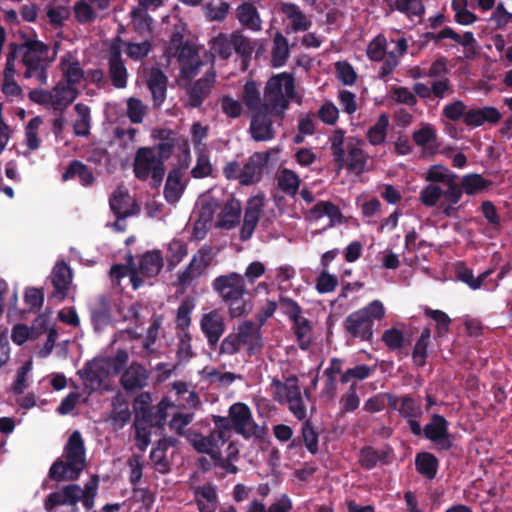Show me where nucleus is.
I'll use <instances>...</instances> for the list:
<instances>
[{"label":"nucleus","instance_id":"nucleus-12","mask_svg":"<svg viewBox=\"0 0 512 512\" xmlns=\"http://www.w3.org/2000/svg\"><path fill=\"white\" fill-rule=\"evenodd\" d=\"M218 203L212 198L210 193L204 194L198 201L199 219L195 222L192 236L196 240H201L206 235L213 213Z\"/></svg>","mask_w":512,"mask_h":512},{"label":"nucleus","instance_id":"nucleus-4","mask_svg":"<svg viewBox=\"0 0 512 512\" xmlns=\"http://www.w3.org/2000/svg\"><path fill=\"white\" fill-rule=\"evenodd\" d=\"M22 49V61L26 67L25 77L34 79L38 84H46V69L53 61L55 53L50 55L49 47L38 40L26 42Z\"/></svg>","mask_w":512,"mask_h":512},{"label":"nucleus","instance_id":"nucleus-2","mask_svg":"<svg viewBox=\"0 0 512 512\" xmlns=\"http://www.w3.org/2000/svg\"><path fill=\"white\" fill-rule=\"evenodd\" d=\"M65 461L58 460L50 468L49 475L57 481L75 480L85 466V450L81 434H71L64 452Z\"/></svg>","mask_w":512,"mask_h":512},{"label":"nucleus","instance_id":"nucleus-64","mask_svg":"<svg viewBox=\"0 0 512 512\" xmlns=\"http://www.w3.org/2000/svg\"><path fill=\"white\" fill-rule=\"evenodd\" d=\"M339 116L338 108L331 102L323 104L319 110L320 119L329 125L336 123Z\"/></svg>","mask_w":512,"mask_h":512},{"label":"nucleus","instance_id":"nucleus-63","mask_svg":"<svg viewBox=\"0 0 512 512\" xmlns=\"http://www.w3.org/2000/svg\"><path fill=\"white\" fill-rule=\"evenodd\" d=\"M336 71L339 80L345 85H352L355 82L356 74L352 66L346 62H338Z\"/></svg>","mask_w":512,"mask_h":512},{"label":"nucleus","instance_id":"nucleus-28","mask_svg":"<svg viewBox=\"0 0 512 512\" xmlns=\"http://www.w3.org/2000/svg\"><path fill=\"white\" fill-rule=\"evenodd\" d=\"M51 280L57 294L63 298L72 283L70 268L62 262L56 263L51 273Z\"/></svg>","mask_w":512,"mask_h":512},{"label":"nucleus","instance_id":"nucleus-6","mask_svg":"<svg viewBox=\"0 0 512 512\" xmlns=\"http://www.w3.org/2000/svg\"><path fill=\"white\" fill-rule=\"evenodd\" d=\"M294 95V79L290 74L282 73L269 79L264 94V109L272 114L282 115Z\"/></svg>","mask_w":512,"mask_h":512},{"label":"nucleus","instance_id":"nucleus-9","mask_svg":"<svg viewBox=\"0 0 512 512\" xmlns=\"http://www.w3.org/2000/svg\"><path fill=\"white\" fill-rule=\"evenodd\" d=\"M462 190L458 185H444L438 183H429L420 192L422 204L428 207L435 206L440 200V209L447 215H453L454 206L460 201Z\"/></svg>","mask_w":512,"mask_h":512},{"label":"nucleus","instance_id":"nucleus-37","mask_svg":"<svg viewBox=\"0 0 512 512\" xmlns=\"http://www.w3.org/2000/svg\"><path fill=\"white\" fill-rule=\"evenodd\" d=\"M184 190L182 175L178 170L171 171L167 177L164 195L169 203H176Z\"/></svg>","mask_w":512,"mask_h":512},{"label":"nucleus","instance_id":"nucleus-55","mask_svg":"<svg viewBox=\"0 0 512 512\" xmlns=\"http://www.w3.org/2000/svg\"><path fill=\"white\" fill-rule=\"evenodd\" d=\"M408 44L406 39L401 38L397 41L396 44V51H392L390 53L389 59L385 62V64L382 67V75L389 74L398 64V57L400 55H403L407 50Z\"/></svg>","mask_w":512,"mask_h":512},{"label":"nucleus","instance_id":"nucleus-17","mask_svg":"<svg viewBox=\"0 0 512 512\" xmlns=\"http://www.w3.org/2000/svg\"><path fill=\"white\" fill-rule=\"evenodd\" d=\"M267 158L264 154H253L241 168L240 183L242 185H251L261 179L264 165Z\"/></svg>","mask_w":512,"mask_h":512},{"label":"nucleus","instance_id":"nucleus-1","mask_svg":"<svg viewBox=\"0 0 512 512\" xmlns=\"http://www.w3.org/2000/svg\"><path fill=\"white\" fill-rule=\"evenodd\" d=\"M128 361V354L119 351L114 358H97L89 362L80 372L84 385L90 391L109 390L108 378L117 374Z\"/></svg>","mask_w":512,"mask_h":512},{"label":"nucleus","instance_id":"nucleus-3","mask_svg":"<svg viewBox=\"0 0 512 512\" xmlns=\"http://www.w3.org/2000/svg\"><path fill=\"white\" fill-rule=\"evenodd\" d=\"M212 286L222 300L228 303L231 317H240L250 311V304L242 301L246 288L241 274L233 272L221 275L213 281Z\"/></svg>","mask_w":512,"mask_h":512},{"label":"nucleus","instance_id":"nucleus-13","mask_svg":"<svg viewBox=\"0 0 512 512\" xmlns=\"http://www.w3.org/2000/svg\"><path fill=\"white\" fill-rule=\"evenodd\" d=\"M111 210L115 213L118 221L114 226L118 230H122L120 220L137 212V206L128 191L122 187L117 188L110 198Z\"/></svg>","mask_w":512,"mask_h":512},{"label":"nucleus","instance_id":"nucleus-39","mask_svg":"<svg viewBox=\"0 0 512 512\" xmlns=\"http://www.w3.org/2000/svg\"><path fill=\"white\" fill-rule=\"evenodd\" d=\"M119 49L120 46L113 47L114 52L110 59V74L113 84L117 88H123L126 86L127 72L123 63L119 59Z\"/></svg>","mask_w":512,"mask_h":512},{"label":"nucleus","instance_id":"nucleus-7","mask_svg":"<svg viewBox=\"0 0 512 512\" xmlns=\"http://www.w3.org/2000/svg\"><path fill=\"white\" fill-rule=\"evenodd\" d=\"M384 316L383 303L374 300L364 308L351 313L345 320V328L353 337L370 340L373 335L374 320H381Z\"/></svg>","mask_w":512,"mask_h":512},{"label":"nucleus","instance_id":"nucleus-57","mask_svg":"<svg viewBox=\"0 0 512 512\" xmlns=\"http://www.w3.org/2000/svg\"><path fill=\"white\" fill-rule=\"evenodd\" d=\"M386 51V39L382 35L375 37L367 48V55L371 60H381Z\"/></svg>","mask_w":512,"mask_h":512},{"label":"nucleus","instance_id":"nucleus-16","mask_svg":"<svg viewBox=\"0 0 512 512\" xmlns=\"http://www.w3.org/2000/svg\"><path fill=\"white\" fill-rule=\"evenodd\" d=\"M264 202L265 197L262 194L255 195L249 199L244 215V223L241 229V238L243 240L251 237L262 213Z\"/></svg>","mask_w":512,"mask_h":512},{"label":"nucleus","instance_id":"nucleus-49","mask_svg":"<svg viewBox=\"0 0 512 512\" xmlns=\"http://www.w3.org/2000/svg\"><path fill=\"white\" fill-rule=\"evenodd\" d=\"M42 119L39 116L32 118L25 128V144L29 150L34 151L40 147V139L38 137V130L42 125Z\"/></svg>","mask_w":512,"mask_h":512},{"label":"nucleus","instance_id":"nucleus-11","mask_svg":"<svg viewBox=\"0 0 512 512\" xmlns=\"http://www.w3.org/2000/svg\"><path fill=\"white\" fill-rule=\"evenodd\" d=\"M246 39L238 32L231 34L220 33L210 41V50L213 56L217 55L222 59H228L233 51L242 52L245 50Z\"/></svg>","mask_w":512,"mask_h":512},{"label":"nucleus","instance_id":"nucleus-59","mask_svg":"<svg viewBox=\"0 0 512 512\" xmlns=\"http://www.w3.org/2000/svg\"><path fill=\"white\" fill-rule=\"evenodd\" d=\"M168 261L172 264L179 263L187 254L184 243L179 240H172L168 243Z\"/></svg>","mask_w":512,"mask_h":512},{"label":"nucleus","instance_id":"nucleus-47","mask_svg":"<svg viewBox=\"0 0 512 512\" xmlns=\"http://www.w3.org/2000/svg\"><path fill=\"white\" fill-rule=\"evenodd\" d=\"M389 119L381 114L376 123L368 130L367 138L372 145H379L385 141Z\"/></svg>","mask_w":512,"mask_h":512},{"label":"nucleus","instance_id":"nucleus-42","mask_svg":"<svg viewBox=\"0 0 512 512\" xmlns=\"http://www.w3.org/2000/svg\"><path fill=\"white\" fill-rule=\"evenodd\" d=\"M42 331L35 327H28L25 324H16L11 329V340L16 345H23L30 340L37 339Z\"/></svg>","mask_w":512,"mask_h":512},{"label":"nucleus","instance_id":"nucleus-30","mask_svg":"<svg viewBox=\"0 0 512 512\" xmlns=\"http://www.w3.org/2000/svg\"><path fill=\"white\" fill-rule=\"evenodd\" d=\"M178 60L181 63V72L184 77L191 78L196 75L200 61L192 46H182L178 54Z\"/></svg>","mask_w":512,"mask_h":512},{"label":"nucleus","instance_id":"nucleus-27","mask_svg":"<svg viewBox=\"0 0 512 512\" xmlns=\"http://www.w3.org/2000/svg\"><path fill=\"white\" fill-rule=\"evenodd\" d=\"M148 374L141 365L132 364L122 375L121 382L126 390L141 389L147 384Z\"/></svg>","mask_w":512,"mask_h":512},{"label":"nucleus","instance_id":"nucleus-51","mask_svg":"<svg viewBox=\"0 0 512 512\" xmlns=\"http://www.w3.org/2000/svg\"><path fill=\"white\" fill-rule=\"evenodd\" d=\"M489 185L490 182L478 174L467 175L462 181L463 190L470 195L481 193Z\"/></svg>","mask_w":512,"mask_h":512},{"label":"nucleus","instance_id":"nucleus-36","mask_svg":"<svg viewBox=\"0 0 512 512\" xmlns=\"http://www.w3.org/2000/svg\"><path fill=\"white\" fill-rule=\"evenodd\" d=\"M148 87L151 90L156 105H160L165 99L167 80L159 69H152L148 76Z\"/></svg>","mask_w":512,"mask_h":512},{"label":"nucleus","instance_id":"nucleus-40","mask_svg":"<svg viewBox=\"0 0 512 512\" xmlns=\"http://www.w3.org/2000/svg\"><path fill=\"white\" fill-rule=\"evenodd\" d=\"M301 394L295 379H288L285 383L274 385L275 399L280 403H288Z\"/></svg>","mask_w":512,"mask_h":512},{"label":"nucleus","instance_id":"nucleus-25","mask_svg":"<svg viewBox=\"0 0 512 512\" xmlns=\"http://www.w3.org/2000/svg\"><path fill=\"white\" fill-rule=\"evenodd\" d=\"M238 21L248 29L259 31L262 21L255 5L251 2H243L236 9Z\"/></svg>","mask_w":512,"mask_h":512},{"label":"nucleus","instance_id":"nucleus-58","mask_svg":"<svg viewBox=\"0 0 512 512\" xmlns=\"http://www.w3.org/2000/svg\"><path fill=\"white\" fill-rule=\"evenodd\" d=\"M211 171L212 166L208 156L205 154L202 148H199L197 164L192 170L193 176L195 178H203L210 175Z\"/></svg>","mask_w":512,"mask_h":512},{"label":"nucleus","instance_id":"nucleus-31","mask_svg":"<svg viewBox=\"0 0 512 512\" xmlns=\"http://www.w3.org/2000/svg\"><path fill=\"white\" fill-rule=\"evenodd\" d=\"M413 140L423 152L432 153L437 146L436 130L432 125L423 123L413 132Z\"/></svg>","mask_w":512,"mask_h":512},{"label":"nucleus","instance_id":"nucleus-10","mask_svg":"<svg viewBox=\"0 0 512 512\" xmlns=\"http://www.w3.org/2000/svg\"><path fill=\"white\" fill-rule=\"evenodd\" d=\"M134 173L140 180H146L149 176L156 184H159L164 175L163 163L152 148H139L134 159Z\"/></svg>","mask_w":512,"mask_h":512},{"label":"nucleus","instance_id":"nucleus-5","mask_svg":"<svg viewBox=\"0 0 512 512\" xmlns=\"http://www.w3.org/2000/svg\"><path fill=\"white\" fill-rule=\"evenodd\" d=\"M98 483V477L92 476L83 489L78 485H68L62 491L51 493L45 500L44 507L47 511H51L57 505L74 506L82 501L86 509H91L94 505Z\"/></svg>","mask_w":512,"mask_h":512},{"label":"nucleus","instance_id":"nucleus-18","mask_svg":"<svg viewBox=\"0 0 512 512\" xmlns=\"http://www.w3.org/2000/svg\"><path fill=\"white\" fill-rule=\"evenodd\" d=\"M215 252L209 246L201 247L193 256L189 266L184 272V280L193 279L200 276L211 264Z\"/></svg>","mask_w":512,"mask_h":512},{"label":"nucleus","instance_id":"nucleus-8","mask_svg":"<svg viewBox=\"0 0 512 512\" xmlns=\"http://www.w3.org/2000/svg\"><path fill=\"white\" fill-rule=\"evenodd\" d=\"M218 429L226 432L228 428L234 429L245 438L258 437L262 434V428L253 419L251 409L242 402L234 403L229 408L228 419L214 417Z\"/></svg>","mask_w":512,"mask_h":512},{"label":"nucleus","instance_id":"nucleus-60","mask_svg":"<svg viewBox=\"0 0 512 512\" xmlns=\"http://www.w3.org/2000/svg\"><path fill=\"white\" fill-rule=\"evenodd\" d=\"M128 116L134 123H140L146 114V106L138 99L130 98L127 102Z\"/></svg>","mask_w":512,"mask_h":512},{"label":"nucleus","instance_id":"nucleus-20","mask_svg":"<svg viewBox=\"0 0 512 512\" xmlns=\"http://www.w3.org/2000/svg\"><path fill=\"white\" fill-rule=\"evenodd\" d=\"M424 432L428 439L442 448H448L451 445L450 436L447 432V422L439 415L432 418L431 422L426 425Z\"/></svg>","mask_w":512,"mask_h":512},{"label":"nucleus","instance_id":"nucleus-24","mask_svg":"<svg viewBox=\"0 0 512 512\" xmlns=\"http://www.w3.org/2000/svg\"><path fill=\"white\" fill-rule=\"evenodd\" d=\"M237 333L242 347L249 353L256 352L262 346L259 329L251 322H244L238 326Z\"/></svg>","mask_w":512,"mask_h":512},{"label":"nucleus","instance_id":"nucleus-15","mask_svg":"<svg viewBox=\"0 0 512 512\" xmlns=\"http://www.w3.org/2000/svg\"><path fill=\"white\" fill-rule=\"evenodd\" d=\"M200 326L208 342L212 345L216 344L225 330L222 313L217 309L204 313L200 320Z\"/></svg>","mask_w":512,"mask_h":512},{"label":"nucleus","instance_id":"nucleus-38","mask_svg":"<svg viewBox=\"0 0 512 512\" xmlns=\"http://www.w3.org/2000/svg\"><path fill=\"white\" fill-rule=\"evenodd\" d=\"M196 498L200 512H215L217 495L211 485H205L196 491Z\"/></svg>","mask_w":512,"mask_h":512},{"label":"nucleus","instance_id":"nucleus-14","mask_svg":"<svg viewBox=\"0 0 512 512\" xmlns=\"http://www.w3.org/2000/svg\"><path fill=\"white\" fill-rule=\"evenodd\" d=\"M189 441L198 452L206 453L213 459H218L220 456V448L226 440L224 431L218 429L212 432L208 437L197 434L192 435L189 437Z\"/></svg>","mask_w":512,"mask_h":512},{"label":"nucleus","instance_id":"nucleus-21","mask_svg":"<svg viewBox=\"0 0 512 512\" xmlns=\"http://www.w3.org/2000/svg\"><path fill=\"white\" fill-rule=\"evenodd\" d=\"M280 10L284 15V20L288 22L291 30L305 31L310 27L311 21L297 5L292 3H282Z\"/></svg>","mask_w":512,"mask_h":512},{"label":"nucleus","instance_id":"nucleus-53","mask_svg":"<svg viewBox=\"0 0 512 512\" xmlns=\"http://www.w3.org/2000/svg\"><path fill=\"white\" fill-rule=\"evenodd\" d=\"M344 133L342 130H335L331 136V149L334 160L338 165V169H342L345 165Z\"/></svg>","mask_w":512,"mask_h":512},{"label":"nucleus","instance_id":"nucleus-34","mask_svg":"<svg viewBox=\"0 0 512 512\" xmlns=\"http://www.w3.org/2000/svg\"><path fill=\"white\" fill-rule=\"evenodd\" d=\"M390 11H398L409 19L421 18L425 8L422 0H395L389 3Z\"/></svg>","mask_w":512,"mask_h":512},{"label":"nucleus","instance_id":"nucleus-48","mask_svg":"<svg viewBox=\"0 0 512 512\" xmlns=\"http://www.w3.org/2000/svg\"><path fill=\"white\" fill-rule=\"evenodd\" d=\"M278 185L285 193L295 195L300 185V179L292 170L283 169L278 175Z\"/></svg>","mask_w":512,"mask_h":512},{"label":"nucleus","instance_id":"nucleus-19","mask_svg":"<svg viewBox=\"0 0 512 512\" xmlns=\"http://www.w3.org/2000/svg\"><path fill=\"white\" fill-rule=\"evenodd\" d=\"M268 114L273 115L270 110H265L263 106L252 117L250 132L257 141H266L273 138V129Z\"/></svg>","mask_w":512,"mask_h":512},{"label":"nucleus","instance_id":"nucleus-50","mask_svg":"<svg viewBox=\"0 0 512 512\" xmlns=\"http://www.w3.org/2000/svg\"><path fill=\"white\" fill-rule=\"evenodd\" d=\"M289 54L288 43L281 33H277L274 38V46L272 52V63L275 67L282 66Z\"/></svg>","mask_w":512,"mask_h":512},{"label":"nucleus","instance_id":"nucleus-56","mask_svg":"<svg viewBox=\"0 0 512 512\" xmlns=\"http://www.w3.org/2000/svg\"><path fill=\"white\" fill-rule=\"evenodd\" d=\"M32 359L26 361L17 371L16 379L13 384V391L17 394L22 393L27 387L28 376L32 371Z\"/></svg>","mask_w":512,"mask_h":512},{"label":"nucleus","instance_id":"nucleus-26","mask_svg":"<svg viewBox=\"0 0 512 512\" xmlns=\"http://www.w3.org/2000/svg\"><path fill=\"white\" fill-rule=\"evenodd\" d=\"M52 108L63 111L77 97L76 87L68 86L65 83L57 84L52 90Z\"/></svg>","mask_w":512,"mask_h":512},{"label":"nucleus","instance_id":"nucleus-61","mask_svg":"<svg viewBox=\"0 0 512 512\" xmlns=\"http://www.w3.org/2000/svg\"><path fill=\"white\" fill-rule=\"evenodd\" d=\"M426 314L436 322V329L439 335L448 331L450 318L440 310H427Z\"/></svg>","mask_w":512,"mask_h":512},{"label":"nucleus","instance_id":"nucleus-45","mask_svg":"<svg viewBox=\"0 0 512 512\" xmlns=\"http://www.w3.org/2000/svg\"><path fill=\"white\" fill-rule=\"evenodd\" d=\"M426 180L429 183L458 185L455 181V175L450 173L449 170L442 165L432 166L426 174Z\"/></svg>","mask_w":512,"mask_h":512},{"label":"nucleus","instance_id":"nucleus-43","mask_svg":"<svg viewBox=\"0 0 512 512\" xmlns=\"http://www.w3.org/2000/svg\"><path fill=\"white\" fill-rule=\"evenodd\" d=\"M78 178L83 186L92 184L94 178L92 172L82 163L73 162L63 174V180Z\"/></svg>","mask_w":512,"mask_h":512},{"label":"nucleus","instance_id":"nucleus-32","mask_svg":"<svg viewBox=\"0 0 512 512\" xmlns=\"http://www.w3.org/2000/svg\"><path fill=\"white\" fill-rule=\"evenodd\" d=\"M75 115L72 118V128L76 136H87L91 127L90 109L88 106L78 103L74 107Z\"/></svg>","mask_w":512,"mask_h":512},{"label":"nucleus","instance_id":"nucleus-33","mask_svg":"<svg viewBox=\"0 0 512 512\" xmlns=\"http://www.w3.org/2000/svg\"><path fill=\"white\" fill-rule=\"evenodd\" d=\"M214 81L215 74L214 72H211L194 83V85L188 91L191 105H200L202 100L209 94Z\"/></svg>","mask_w":512,"mask_h":512},{"label":"nucleus","instance_id":"nucleus-29","mask_svg":"<svg viewBox=\"0 0 512 512\" xmlns=\"http://www.w3.org/2000/svg\"><path fill=\"white\" fill-rule=\"evenodd\" d=\"M240 215V202L236 199H230L221 210L217 225L224 229H231L239 223Z\"/></svg>","mask_w":512,"mask_h":512},{"label":"nucleus","instance_id":"nucleus-44","mask_svg":"<svg viewBox=\"0 0 512 512\" xmlns=\"http://www.w3.org/2000/svg\"><path fill=\"white\" fill-rule=\"evenodd\" d=\"M242 100L250 111H259L262 109L261 95L255 82H247L244 86Z\"/></svg>","mask_w":512,"mask_h":512},{"label":"nucleus","instance_id":"nucleus-46","mask_svg":"<svg viewBox=\"0 0 512 512\" xmlns=\"http://www.w3.org/2000/svg\"><path fill=\"white\" fill-rule=\"evenodd\" d=\"M110 274L111 278L118 282H120L121 278L128 275L130 277V282L132 283L134 289H137L141 285V281L137 277V272L132 266L131 256L128 258L127 265H114L111 268Z\"/></svg>","mask_w":512,"mask_h":512},{"label":"nucleus","instance_id":"nucleus-35","mask_svg":"<svg viewBox=\"0 0 512 512\" xmlns=\"http://www.w3.org/2000/svg\"><path fill=\"white\" fill-rule=\"evenodd\" d=\"M163 267V258L160 251L154 250L145 253L140 261L139 272L146 277L156 276Z\"/></svg>","mask_w":512,"mask_h":512},{"label":"nucleus","instance_id":"nucleus-23","mask_svg":"<svg viewBox=\"0 0 512 512\" xmlns=\"http://www.w3.org/2000/svg\"><path fill=\"white\" fill-rule=\"evenodd\" d=\"M348 168L350 171L360 174L364 171L367 157L362 149L363 142L359 138L348 140Z\"/></svg>","mask_w":512,"mask_h":512},{"label":"nucleus","instance_id":"nucleus-41","mask_svg":"<svg viewBox=\"0 0 512 512\" xmlns=\"http://www.w3.org/2000/svg\"><path fill=\"white\" fill-rule=\"evenodd\" d=\"M324 216L329 218V225H334L340 221V212L336 206L330 202H319L309 212V219L317 220Z\"/></svg>","mask_w":512,"mask_h":512},{"label":"nucleus","instance_id":"nucleus-54","mask_svg":"<svg viewBox=\"0 0 512 512\" xmlns=\"http://www.w3.org/2000/svg\"><path fill=\"white\" fill-rule=\"evenodd\" d=\"M294 322L295 333L298 338L300 347L305 349L308 347L311 340V325L309 321L303 316L297 318Z\"/></svg>","mask_w":512,"mask_h":512},{"label":"nucleus","instance_id":"nucleus-22","mask_svg":"<svg viewBox=\"0 0 512 512\" xmlns=\"http://www.w3.org/2000/svg\"><path fill=\"white\" fill-rule=\"evenodd\" d=\"M61 72L65 84L68 86L76 87L82 80H84L85 73L83 72L80 63L77 58L71 54H67L61 59Z\"/></svg>","mask_w":512,"mask_h":512},{"label":"nucleus","instance_id":"nucleus-62","mask_svg":"<svg viewBox=\"0 0 512 512\" xmlns=\"http://www.w3.org/2000/svg\"><path fill=\"white\" fill-rule=\"evenodd\" d=\"M223 112L232 118L239 117L242 114L243 107L238 100L229 96H224L221 101Z\"/></svg>","mask_w":512,"mask_h":512},{"label":"nucleus","instance_id":"nucleus-52","mask_svg":"<svg viewBox=\"0 0 512 512\" xmlns=\"http://www.w3.org/2000/svg\"><path fill=\"white\" fill-rule=\"evenodd\" d=\"M416 467L419 473L427 478H433L437 471V459L429 453L419 454L416 458Z\"/></svg>","mask_w":512,"mask_h":512}]
</instances>
